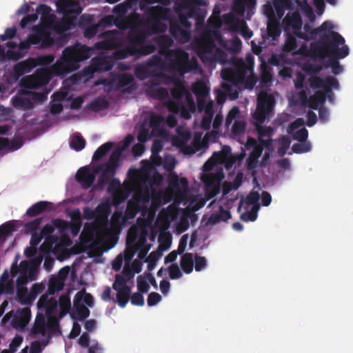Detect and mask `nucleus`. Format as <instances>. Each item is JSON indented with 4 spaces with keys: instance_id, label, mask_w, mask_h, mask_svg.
<instances>
[{
    "instance_id": "nucleus-62",
    "label": "nucleus",
    "mask_w": 353,
    "mask_h": 353,
    "mask_svg": "<svg viewBox=\"0 0 353 353\" xmlns=\"http://www.w3.org/2000/svg\"><path fill=\"white\" fill-rule=\"evenodd\" d=\"M311 150V146L308 142H301L294 143L292 146V150L294 153L301 154L307 152Z\"/></svg>"
},
{
    "instance_id": "nucleus-6",
    "label": "nucleus",
    "mask_w": 353,
    "mask_h": 353,
    "mask_svg": "<svg viewBox=\"0 0 353 353\" xmlns=\"http://www.w3.org/2000/svg\"><path fill=\"white\" fill-rule=\"evenodd\" d=\"M274 104V98L271 94H264L259 96L256 111L252 116V120L264 123L267 117L273 111Z\"/></svg>"
},
{
    "instance_id": "nucleus-20",
    "label": "nucleus",
    "mask_w": 353,
    "mask_h": 353,
    "mask_svg": "<svg viewBox=\"0 0 353 353\" xmlns=\"http://www.w3.org/2000/svg\"><path fill=\"white\" fill-rule=\"evenodd\" d=\"M166 106L170 112L179 114L181 117L189 119L191 117V112L182 103L174 101H168Z\"/></svg>"
},
{
    "instance_id": "nucleus-4",
    "label": "nucleus",
    "mask_w": 353,
    "mask_h": 353,
    "mask_svg": "<svg viewBox=\"0 0 353 353\" xmlns=\"http://www.w3.org/2000/svg\"><path fill=\"white\" fill-rule=\"evenodd\" d=\"M304 30L307 35L306 39L304 40H313L316 39L317 36L319 39H321L325 35L330 39V41H327V46L340 48V46H346L345 44V39L337 32L333 30V25L329 21H324L319 27L312 28L309 25L304 26Z\"/></svg>"
},
{
    "instance_id": "nucleus-22",
    "label": "nucleus",
    "mask_w": 353,
    "mask_h": 353,
    "mask_svg": "<svg viewBox=\"0 0 353 353\" xmlns=\"http://www.w3.org/2000/svg\"><path fill=\"white\" fill-rule=\"evenodd\" d=\"M136 240L137 233L135 232L133 233L129 232L127 237V247L123 255L124 260L128 263H129L132 259L136 252H137V249L134 248Z\"/></svg>"
},
{
    "instance_id": "nucleus-56",
    "label": "nucleus",
    "mask_w": 353,
    "mask_h": 353,
    "mask_svg": "<svg viewBox=\"0 0 353 353\" xmlns=\"http://www.w3.org/2000/svg\"><path fill=\"white\" fill-rule=\"evenodd\" d=\"M137 49V57L146 56L153 53L156 50V47L153 44H145L139 46L136 48Z\"/></svg>"
},
{
    "instance_id": "nucleus-58",
    "label": "nucleus",
    "mask_w": 353,
    "mask_h": 353,
    "mask_svg": "<svg viewBox=\"0 0 353 353\" xmlns=\"http://www.w3.org/2000/svg\"><path fill=\"white\" fill-rule=\"evenodd\" d=\"M296 39L294 36L289 34L284 44L283 50L286 52H291L293 54V52L296 50Z\"/></svg>"
},
{
    "instance_id": "nucleus-15",
    "label": "nucleus",
    "mask_w": 353,
    "mask_h": 353,
    "mask_svg": "<svg viewBox=\"0 0 353 353\" xmlns=\"http://www.w3.org/2000/svg\"><path fill=\"white\" fill-rule=\"evenodd\" d=\"M158 68H154L148 63L138 64L134 68V74L136 77L143 81L149 77L158 79L159 72Z\"/></svg>"
},
{
    "instance_id": "nucleus-38",
    "label": "nucleus",
    "mask_w": 353,
    "mask_h": 353,
    "mask_svg": "<svg viewBox=\"0 0 353 353\" xmlns=\"http://www.w3.org/2000/svg\"><path fill=\"white\" fill-rule=\"evenodd\" d=\"M267 30L270 37L272 38V39H277L281 32L279 21L276 19L268 21Z\"/></svg>"
},
{
    "instance_id": "nucleus-25",
    "label": "nucleus",
    "mask_w": 353,
    "mask_h": 353,
    "mask_svg": "<svg viewBox=\"0 0 353 353\" xmlns=\"http://www.w3.org/2000/svg\"><path fill=\"white\" fill-rule=\"evenodd\" d=\"M130 46L135 48L145 43L147 39V34L143 30H132L128 36Z\"/></svg>"
},
{
    "instance_id": "nucleus-12",
    "label": "nucleus",
    "mask_w": 353,
    "mask_h": 353,
    "mask_svg": "<svg viewBox=\"0 0 353 353\" xmlns=\"http://www.w3.org/2000/svg\"><path fill=\"white\" fill-rule=\"evenodd\" d=\"M168 181V188L173 193L180 196L186 194L188 190V181L186 178L179 179L176 173H172Z\"/></svg>"
},
{
    "instance_id": "nucleus-17",
    "label": "nucleus",
    "mask_w": 353,
    "mask_h": 353,
    "mask_svg": "<svg viewBox=\"0 0 353 353\" xmlns=\"http://www.w3.org/2000/svg\"><path fill=\"white\" fill-rule=\"evenodd\" d=\"M170 32L179 43H185L190 39L191 30L180 27V24L175 23L174 20L170 21Z\"/></svg>"
},
{
    "instance_id": "nucleus-37",
    "label": "nucleus",
    "mask_w": 353,
    "mask_h": 353,
    "mask_svg": "<svg viewBox=\"0 0 353 353\" xmlns=\"http://www.w3.org/2000/svg\"><path fill=\"white\" fill-rule=\"evenodd\" d=\"M101 24L110 25L111 24V17L110 16L105 17L101 19L100 24H94L90 27H88L84 31L85 37L90 39V38L94 37L97 34V33L98 32V29Z\"/></svg>"
},
{
    "instance_id": "nucleus-42",
    "label": "nucleus",
    "mask_w": 353,
    "mask_h": 353,
    "mask_svg": "<svg viewBox=\"0 0 353 353\" xmlns=\"http://www.w3.org/2000/svg\"><path fill=\"white\" fill-rule=\"evenodd\" d=\"M140 211L139 204L132 200L128 201L126 210L125 212V219H134L137 213Z\"/></svg>"
},
{
    "instance_id": "nucleus-31",
    "label": "nucleus",
    "mask_w": 353,
    "mask_h": 353,
    "mask_svg": "<svg viewBox=\"0 0 353 353\" xmlns=\"http://www.w3.org/2000/svg\"><path fill=\"white\" fill-rule=\"evenodd\" d=\"M32 335L41 334L45 336L46 334V325L45 318L42 314H37L34 325L30 331Z\"/></svg>"
},
{
    "instance_id": "nucleus-59",
    "label": "nucleus",
    "mask_w": 353,
    "mask_h": 353,
    "mask_svg": "<svg viewBox=\"0 0 353 353\" xmlns=\"http://www.w3.org/2000/svg\"><path fill=\"white\" fill-rule=\"evenodd\" d=\"M34 60L35 68L39 65H48L54 60L53 54H46L32 58Z\"/></svg>"
},
{
    "instance_id": "nucleus-54",
    "label": "nucleus",
    "mask_w": 353,
    "mask_h": 353,
    "mask_svg": "<svg viewBox=\"0 0 353 353\" xmlns=\"http://www.w3.org/2000/svg\"><path fill=\"white\" fill-rule=\"evenodd\" d=\"M190 138L191 134L190 132H183L173 139V145L177 148L183 147L188 143Z\"/></svg>"
},
{
    "instance_id": "nucleus-57",
    "label": "nucleus",
    "mask_w": 353,
    "mask_h": 353,
    "mask_svg": "<svg viewBox=\"0 0 353 353\" xmlns=\"http://www.w3.org/2000/svg\"><path fill=\"white\" fill-rule=\"evenodd\" d=\"M85 140L80 134L74 135L70 142L71 148L76 151H80L83 150L85 148Z\"/></svg>"
},
{
    "instance_id": "nucleus-55",
    "label": "nucleus",
    "mask_w": 353,
    "mask_h": 353,
    "mask_svg": "<svg viewBox=\"0 0 353 353\" xmlns=\"http://www.w3.org/2000/svg\"><path fill=\"white\" fill-rule=\"evenodd\" d=\"M196 5H201L199 0H179L176 4L175 10L176 12H179Z\"/></svg>"
},
{
    "instance_id": "nucleus-36",
    "label": "nucleus",
    "mask_w": 353,
    "mask_h": 353,
    "mask_svg": "<svg viewBox=\"0 0 353 353\" xmlns=\"http://www.w3.org/2000/svg\"><path fill=\"white\" fill-rule=\"evenodd\" d=\"M137 49L134 46H130L129 44L123 48L117 50L114 52V56L117 59H124L130 56L137 55Z\"/></svg>"
},
{
    "instance_id": "nucleus-41",
    "label": "nucleus",
    "mask_w": 353,
    "mask_h": 353,
    "mask_svg": "<svg viewBox=\"0 0 353 353\" xmlns=\"http://www.w3.org/2000/svg\"><path fill=\"white\" fill-rule=\"evenodd\" d=\"M21 84L22 87L29 89H37L43 86L34 74L23 77L21 79Z\"/></svg>"
},
{
    "instance_id": "nucleus-26",
    "label": "nucleus",
    "mask_w": 353,
    "mask_h": 353,
    "mask_svg": "<svg viewBox=\"0 0 353 353\" xmlns=\"http://www.w3.org/2000/svg\"><path fill=\"white\" fill-rule=\"evenodd\" d=\"M172 101L180 102L183 98L185 99L188 97L190 92L187 90L185 86L183 80L180 81L174 88L170 90Z\"/></svg>"
},
{
    "instance_id": "nucleus-43",
    "label": "nucleus",
    "mask_w": 353,
    "mask_h": 353,
    "mask_svg": "<svg viewBox=\"0 0 353 353\" xmlns=\"http://www.w3.org/2000/svg\"><path fill=\"white\" fill-rule=\"evenodd\" d=\"M155 41L161 47L159 52L164 56L165 50L169 49L168 48L172 46L173 43L172 38L165 34L156 37Z\"/></svg>"
},
{
    "instance_id": "nucleus-40",
    "label": "nucleus",
    "mask_w": 353,
    "mask_h": 353,
    "mask_svg": "<svg viewBox=\"0 0 353 353\" xmlns=\"http://www.w3.org/2000/svg\"><path fill=\"white\" fill-rule=\"evenodd\" d=\"M147 22L152 34L163 33L168 29L166 23L163 22L162 20L147 19Z\"/></svg>"
},
{
    "instance_id": "nucleus-46",
    "label": "nucleus",
    "mask_w": 353,
    "mask_h": 353,
    "mask_svg": "<svg viewBox=\"0 0 353 353\" xmlns=\"http://www.w3.org/2000/svg\"><path fill=\"white\" fill-rule=\"evenodd\" d=\"M192 92L196 98L202 97H208L209 94V89L206 84L201 81H197L192 85Z\"/></svg>"
},
{
    "instance_id": "nucleus-23",
    "label": "nucleus",
    "mask_w": 353,
    "mask_h": 353,
    "mask_svg": "<svg viewBox=\"0 0 353 353\" xmlns=\"http://www.w3.org/2000/svg\"><path fill=\"white\" fill-rule=\"evenodd\" d=\"M112 63L109 57H103L93 59L91 68L94 72L109 71L112 68Z\"/></svg>"
},
{
    "instance_id": "nucleus-24",
    "label": "nucleus",
    "mask_w": 353,
    "mask_h": 353,
    "mask_svg": "<svg viewBox=\"0 0 353 353\" xmlns=\"http://www.w3.org/2000/svg\"><path fill=\"white\" fill-rule=\"evenodd\" d=\"M34 68V60L32 58H29L16 63L14 65L13 70L15 75L21 77L26 73H29Z\"/></svg>"
},
{
    "instance_id": "nucleus-34",
    "label": "nucleus",
    "mask_w": 353,
    "mask_h": 353,
    "mask_svg": "<svg viewBox=\"0 0 353 353\" xmlns=\"http://www.w3.org/2000/svg\"><path fill=\"white\" fill-rule=\"evenodd\" d=\"M117 303L121 307H124L128 303L130 297L131 288H125L123 289L117 290Z\"/></svg>"
},
{
    "instance_id": "nucleus-33",
    "label": "nucleus",
    "mask_w": 353,
    "mask_h": 353,
    "mask_svg": "<svg viewBox=\"0 0 353 353\" xmlns=\"http://www.w3.org/2000/svg\"><path fill=\"white\" fill-rule=\"evenodd\" d=\"M17 297L21 305L31 304L34 300V296L28 293L26 287H18L17 288Z\"/></svg>"
},
{
    "instance_id": "nucleus-21",
    "label": "nucleus",
    "mask_w": 353,
    "mask_h": 353,
    "mask_svg": "<svg viewBox=\"0 0 353 353\" xmlns=\"http://www.w3.org/2000/svg\"><path fill=\"white\" fill-rule=\"evenodd\" d=\"M148 20H168L170 16V10L168 8L160 6L152 7L148 10Z\"/></svg>"
},
{
    "instance_id": "nucleus-7",
    "label": "nucleus",
    "mask_w": 353,
    "mask_h": 353,
    "mask_svg": "<svg viewBox=\"0 0 353 353\" xmlns=\"http://www.w3.org/2000/svg\"><path fill=\"white\" fill-rule=\"evenodd\" d=\"M284 31L288 32L292 29L294 35L300 39H306L307 35L301 32L303 21L298 12H289L283 20Z\"/></svg>"
},
{
    "instance_id": "nucleus-30",
    "label": "nucleus",
    "mask_w": 353,
    "mask_h": 353,
    "mask_svg": "<svg viewBox=\"0 0 353 353\" xmlns=\"http://www.w3.org/2000/svg\"><path fill=\"white\" fill-rule=\"evenodd\" d=\"M262 153V147H257L252 150L246 160L247 167L249 170H253L259 166V159Z\"/></svg>"
},
{
    "instance_id": "nucleus-14",
    "label": "nucleus",
    "mask_w": 353,
    "mask_h": 353,
    "mask_svg": "<svg viewBox=\"0 0 353 353\" xmlns=\"http://www.w3.org/2000/svg\"><path fill=\"white\" fill-rule=\"evenodd\" d=\"M37 307L41 311H45L48 319L57 312V301L54 298H49L48 294H42L37 302Z\"/></svg>"
},
{
    "instance_id": "nucleus-48",
    "label": "nucleus",
    "mask_w": 353,
    "mask_h": 353,
    "mask_svg": "<svg viewBox=\"0 0 353 353\" xmlns=\"http://www.w3.org/2000/svg\"><path fill=\"white\" fill-rule=\"evenodd\" d=\"M134 77L131 74L123 73L117 78V87L118 89L124 88L134 83Z\"/></svg>"
},
{
    "instance_id": "nucleus-50",
    "label": "nucleus",
    "mask_w": 353,
    "mask_h": 353,
    "mask_svg": "<svg viewBox=\"0 0 353 353\" xmlns=\"http://www.w3.org/2000/svg\"><path fill=\"white\" fill-rule=\"evenodd\" d=\"M209 60L212 63H219L222 64L229 61L227 53L218 48H216Z\"/></svg>"
},
{
    "instance_id": "nucleus-2",
    "label": "nucleus",
    "mask_w": 353,
    "mask_h": 353,
    "mask_svg": "<svg viewBox=\"0 0 353 353\" xmlns=\"http://www.w3.org/2000/svg\"><path fill=\"white\" fill-rule=\"evenodd\" d=\"M327 41H330V39L325 35L321 39L311 43L310 49H307L305 46H302L298 50L296 49L293 54L310 57L313 60L318 59L321 62H323L330 54H333L339 58H345L349 54L347 46L336 48L327 46Z\"/></svg>"
},
{
    "instance_id": "nucleus-27",
    "label": "nucleus",
    "mask_w": 353,
    "mask_h": 353,
    "mask_svg": "<svg viewBox=\"0 0 353 353\" xmlns=\"http://www.w3.org/2000/svg\"><path fill=\"white\" fill-rule=\"evenodd\" d=\"M52 223L54 227L61 230L69 227L73 236L79 234L82 223L81 222H67L60 219H54Z\"/></svg>"
},
{
    "instance_id": "nucleus-39",
    "label": "nucleus",
    "mask_w": 353,
    "mask_h": 353,
    "mask_svg": "<svg viewBox=\"0 0 353 353\" xmlns=\"http://www.w3.org/2000/svg\"><path fill=\"white\" fill-rule=\"evenodd\" d=\"M64 287V281L61 278H52L50 280L47 294L53 295L61 290Z\"/></svg>"
},
{
    "instance_id": "nucleus-3",
    "label": "nucleus",
    "mask_w": 353,
    "mask_h": 353,
    "mask_svg": "<svg viewBox=\"0 0 353 353\" xmlns=\"http://www.w3.org/2000/svg\"><path fill=\"white\" fill-rule=\"evenodd\" d=\"M165 57L166 69L181 76L195 70L198 65L196 60H190L189 54L181 48L165 50Z\"/></svg>"
},
{
    "instance_id": "nucleus-60",
    "label": "nucleus",
    "mask_w": 353,
    "mask_h": 353,
    "mask_svg": "<svg viewBox=\"0 0 353 353\" xmlns=\"http://www.w3.org/2000/svg\"><path fill=\"white\" fill-rule=\"evenodd\" d=\"M291 141L288 136H283L279 140V146L277 152L280 157H283L290 148Z\"/></svg>"
},
{
    "instance_id": "nucleus-10",
    "label": "nucleus",
    "mask_w": 353,
    "mask_h": 353,
    "mask_svg": "<svg viewBox=\"0 0 353 353\" xmlns=\"http://www.w3.org/2000/svg\"><path fill=\"white\" fill-rule=\"evenodd\" d=\"M161 81L157 79H152L147 81L145 85V93L148 96L159 101L168 99L169 92L167 88L159 87Z\"/></svg>"
},
{
    "instance_id": "nucleus-45",
    "label": "nucleus",
    "mask_w": 353,
    "mask_h": 353,
    "mask_svg": "<svg viewBox=\"0 0 353 353\" xmlns=\"http://www.w3.org/2000/svg\"><path fill=\"white\" fill-rule=\"evenodd\" d=\"M112 146H113L112 142H106L104 144L99 146L97 149V150L94 152V153L92 156V161H99L111 150Z\"/></svg>"
},
{
    "instance_id": "nucleus-47",
    "label": "nucleus",
    "mask_w": 353,
    "mask_h": 353,
    "mask_svg": "<svg viewBox=\"0 0 353 353\" xmlns=\"http://www.w3.org/2000/svg\"><path fill=\"white\" fill-rule=\"evenodd\" d=\"M102 165L103 168L104 167V170L100 176V181L106 182L112 176L115 174L117 166L112 165L108 162Z\"/></svg>"
},
{
    "instance_id": "nucleus-19",
    "label": "nucleus",
    "mask_w": 353,
    "mask_h": 353,
    "mask_svg": "<svg viewBox=\"0 0 353 353\" xmlns=\"http://www.w3.org/2000/svg\"><path fill=\"white\" fill-rule=\"evenodd\" d=\"M216 49V46L214 41L205 39L199 42L198 53L201 59H210Z\"/></svg>"
},
{
    "instance_id": "nucleus-49",
    "label": "nucleus",
    "mask_w": 353,
    "mask_h": 353,
    "mask_svg": "<svg viewBox=\"0 0 353 353\" xmlns=\"http://www.w3.org/2000/svg\"><path fill=\"white\" fill-rule=\"evenodd\" d=\"M158 79L163 82L164 84H172L174 86L176 85L181 79L175 74L170 75L160 70L159 72Z\"/></svg>"
},
{
    "instance_id": "nucleus-18",
    "label": "nucleus",
    "mask_w": 353,
    "mask_h": 353,
    "mask_svg": "<svg viewBox=\"0 0 353 353\" xmlns=\"http://www.w3.org/2000/svg\"><path fill=\"white\" fill-rule=\"evenodd\" d=\"M81 293H77L73 299L74 311L71 314L74 319L83 320L89 316L90 310L81 303Z\"/></svg>"
},
{
    "instance_id": "nucleus-63",
    "label": "nucleus",
    "mask_w": 353,
    "mask_h": 353,
    "mask_svg": "<svg viewBox=\"0 0 353 353\" xmlns=\"http://www.w3.org/2000/svg\"><path fill=\"white\" fill-rule=\"evenodd\" d=\"M19 272L20 274H28L29 276H34V269L28 261L24 260L19 264Z\"/></svg>"
},
{
    "instance_id": "nucleus-8",
    "label": "nucleus",
    "mask_w": 353,
    "mask_h": 353,
    "mask_svg": "<svg viewBox=\"0 0 353 353\" xmlns=\"http://www.w3.org/2000/svg\"><path fill=\"white\" fill-rule=\"evenodd\" d=\"M308 83L312 89L323 88L327 94L331 92V90L339 88L338 80L333 77H327L324 79L318 75H312L308 78Z\"/></svg>"
},
{
    "instance_id": "nucleus-11",
    "label": "nucleus",
    "mask_w": 353,
    "mask_h": 353,
    "mask_svg": "<svg viewBox=\"0 0 353 353\" xmlns=\"http://www.w3.org/2000/svg\"><path fill=\"white\" fill-rule=\"evenodd\" d=\"M103 170V165H99L94 169V172H90L86 167L81 168L77 172L76 180L81 183L84 189L89 188L95 180V174Z\"/></svg>"
},
{
    "instance_id": "nucleus-13",
    "label": "nucleus",
    "mask_w": 353,
    "mask_h": 353,
    "mask_svg": "<svg viewBox=\"0 0 353 353\" xmlns=\"http://www.w3.org/2000/svg\"><path fill=\"white\" fill-rule=\"evenodd\" d=\"M56 6L57 12L65 17L70 14H79L82 11L79 3L74 0H59Z\"/></svg>"
},
{
    "instance_id": "nucleus-9",
    "label": "nucleus",
    "mask_w": 353,
    "mask_h": 353,
    "mask_svg": "<svg viewBox=\"0 0 353 353\" xmlns=\"http://www.w3.org/2000/svg\"><path fill=\"white\" fill-rule=\"evenodd\" d=\"M117 30L106 31L103 34L104 39L94 44V48L100 50H114L120 47L121 39L117 37Z\"/></svg>"
},
{
    "instance_id": "nucleus-51",
    "label": "nucleus",
    "mask_w": 353,
    "mask_h": 353,
    "mask_svg": "<svg viewBox=\"0 0 353 353\" xmlns=\"http://www.w3.org/2000/svg\"><path fill=\"white\" fill-rule=\"evenodd\" d=\"M326 58H330L329 61L330 64L325 65L326 68L330 66L332 68V72L334 74H339L343 71V68L341 65L339 59H342L343 58H339L333 54L327 55Z\"/></svg>"
},
{
    "instance_id": "nucleus-16",
    "label": "nucleus",
    "mask_w": 353,
    "mask_h": 353,
    "mask_svg": "<svg viewBox=\"0 0 353 353\" xmlns=\"http://www.w3.org/2000/svg\"><path fill=\"white\" fill-rule=\"evenodd\" d=\"M31 317V312L29 307H25L17 311L13 316L11 325L17 330H23L28 324Z\"/></svg>"
},
{
    "instance_id": "nucleus-5",
    "label": "nucleus",
    "mask_w": 353,
    "mask_h": 353,
    "mask_svg": "<svg viewBox=\"0 0 353 353\" xmlns=\"http://www.w3.org/2000/svg\"><path fill=\"white\" fill-rule=\"evenodd\" d=\"M230 61L234 68H227L221 70V76L225 81L233 84L243 83L248 74V67L241 59L232 58Z\"/></svg>"
},
{
    "instance_id": "nucleus-64",
    "label": "nucleus",
    "mask_w": 353,
    "mask_h": 353,
    "mask_svg": "<svg viewBox=\"0 0 353 353\" xmlns=\"http://www.w3.org/2000/svg\"><path fill=\"white\" fill-rule=\"evenodd\" d=\"M168 271L171 279H179L183 276V273L176 263L170 265L168 268Z\"/></svg>"
},
{
    "instance_id": "nucleus-52",
    "label": "nucleus",
    "mask_w": 353,
    "mask_h": 353,
    "mask_svg": "<svg viewBox=\"0 0 353 353\" xmlns=\"http://www.w3.org/2000/svg\"><path fill=\"white\" fill-rule=\"evenodd\" d=\"M303 70L309 75H318L323 70V65L317 63H306L303 65Z\"/></svg>"
},
{
    "instance_id": "nucleus-32",
    "label": "nucleus",
    "mask_w": 353,
    "mask_h": 353,
    "mask_svg": "<svg viewBox=\"0 0 353 353\" xmlns=\"http://www.w3.org/2000/svg\"><path fill=\"white\" fill-rule=\"evenodd\" d=\"M231 218L229 210H225L222 206L219 208V212L212 213L209 218L210 223L216 224L220 221H226Z\"/></svg>"
},
{
    "instance_id": "nucleus-28",
    "label": "nucleus",
    "mask_w": 353,
    "mask_h": 353,
    "mask_svg": "<svg viewBox=\"0 0 353 353\" xmlns=\"http://www.w3.org/2000/svg\"><path fill=\"white\" fill-rule=\"evenodd\" d=\"M52 203L49 201H41L35 203L30 206L26 211V215L28 216H35L45 211L48 208H51Z\"/></svg>"
},
{
    "instance_id": "nucleus-29",
    "label": "nucleus",
    "mask_w": 353,
    "mask_h": 353,
    "mask_svg": "<svg viewBox=\"0 0 353 353\" xmlns=\"http://www.w3.org/2000/svg\"><path fill=\"white\" fill-rule=\"evenodd\" d=\"M180 265L185 274H190L194 269V255L192 253L187 252L181 256Z\"/></svg>"
},
{
    "instance_id": "nucleus-44",
    "label": "nucleus",
    "mask_w": 353,
    "mask_h": 353,
    "mask_svg": "<svg viewBox=\"0 0 353 353\" xmlns=\"http://www.w3.org/2000/svg\"><path fill=\"white\" fill-rule=\"evenodd\" d=\"M252 123L256 128V130L258 133V139L268 137L270 138L272 135V128L271 127L262 126L263 123H259L257 120H253Z\"/></svg>"
},
{
    "instance_id": "nucleus-53",
    "label": "nucleus",
    "mask_w": 353,
    "mask_h": 353,
    "mask_svg": "<svg viewBox=\"0 0 353 353\" xmlns=\"http://www.w3.org/2000/svg\"><path fill=\"white\" fill-rule=\"evenodd\" d=\"M207 97L197 98L198 109L200 112L204 111L205 113L214 112L213 103L212 101L207 102Z\"/></svg>"
},
{
    "instance_id": "nucleus-61",
    "label": "nucleus",
    "mask_w": 353,
    "mask_h": 353,
    "mask_svg": "<svg viewBox=\"0 0 353 353\" xmlns=\"http://www.w3.org/2000/svg\"><path fill=\"white\" fill-rule=\"evenodd\" d=\"M59 307L61 312L64 314L69 312L71 303L70 298L68 294L61 295L59 299Z\"/></svg>"
},
{
    "instance_id": "nucleus-1",
    "label": "nucleus",
    "mask_w": 353,
    "mask_h": 353,
    "mask_svg": "<svg viewBox=\"0 0 353 353\" xmlns=\"http://www.w3.org/2000/svg\"><path fill=\"white\" fill-rule=\"evenodd\" d=\"M90 57V50L85 46L76 45L65 48L61 57L50 68L37 69L34 74L41 84L44 86L52 75L65 76L78 70L80 62Z\"/></svg>"
},
{
    "instance_id": "nucleus-35",
    "label": "nucleus",
    "mask_w": 353,
    "mask_h": 353,
    "mask_svg": "<svg viewBox=\"0 0 353 353\" xmlns=\"http://www.w3.org/2000/svg\"><path fill=\"white\" fill-rule=\"evenodd\" d=\"M12 105L14 108L22 110H30L34 106L32 100L22 97H13Z\"/></svg>"
}]
</instances>
